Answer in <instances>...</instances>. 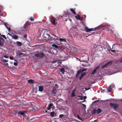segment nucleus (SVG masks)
<instances>
[{
    "mask_svg": "<svg viewBox=\"0 0 122 122\" xmlns=\"http://www.w3.org/2000/svg\"><path fill=\"white\" fill-rule=\"evenodd\" d=\"M87 70V69L85 68H84L80 70L77 72L76 76V77H78L79 76L80 73H81V74L79 77V79L80 80H81L86 74V72H84L83 73H82L83 72L86 71Z\"/></svg>",
    "mask_w": 122,
    "mask_h": 122,
    "instance_id": "f257e3e1",
    "label": "nucleus"
},
{
    "mask_svg": "<svg viewBox=\"0 0 122 122\" xmlns=\"http://www.w3.org/2000/svg\"><path fill=\"white\" fill-rule=\"evenodd\" d=\"M110 106L115 110L119 109L121 108V105L119 103H110Z\"/></svg>",
    "mask_w": 122,
    "mask_h": 122,
    "instance_id": "f03ea898",
    "label": "nucleus"
},
{
    "mask_svg": "<svg viewBox=\"0 0 122 122\" xmlns=\"http://www.w3.org/2000/svg\"><path fill=\"white\" fill-rule=\"evenodd\" d=\"M34 57L35 56L37 58H41L45 56L44 53L42 52L37 51L34 55Z\"/></svg>",
    "mask_w": 122,
    "mask_h": 122,
    "instance_id": "7ed1b4c3",
    "label": "nucleus"
},
{
    "mask_svg": "<svg viewBox=\"0 0 122 122\" xmlns=\"http://www.w3.org/2000/svg\"><path fill=\"white\" fill-rule=\"evenodd\" d=\"M51 22L52 24L56 25L57 23V20L54 17H52L51 19Z\"/></svg>",
    "mask_w": 122,
    "mask_h": 122,
    "instance_id": "20e7f679",
    "label": "nucleus"
},
{
    "mask_svg": "<svg viewBox=\"0 0 122 122\" xmlns=\"http://www.w3.org/2000/svg\"><path fill=\"white\" fill-rule=\"evenodd\" d=\"M16 55L17 56H20V57L24 56V54L22 53L21 51H18L16 52Z\"/></svg>",
    "mask_w": 122,
    "mask_h": 122,
    "instance_id": "39448f33",
    "label": "nucleus"
},
{
    "mask_svg": "<svg viewBox=\"0 0 122 122\" xmlns=\"http://www.w3.org/2000/svg\"><path fill=\"white\" fill-rule=\"evenodd\" d=\"M85 30L87 32L91 31H95V28H92L89 29L87 27H86L85 28Z\"/></svg>",
    "mask_w": 122,
    "mask_h": 122,
    "instance_id": "423d86ee",
    "label": "nucleus"
},
{
    "mask_svg": "<svg viewBox=\"0 0 122 122\" xmlns=\"http://www.w3.org/2000/svg\"><path fill=\"white\" fill-rule=\"evenodd\" d=\"M24 28L25 30H28L30 27V25L28 23H25L24 26Z\"/></svg>",
    "mask_w": 122,
    "mask_h": 122,
    "instance_id": "0eeeda50",
    "label": "nucleus"
},
{
    "mask_svg": "<svg viewBox=\"0 0 122 122\" xmlns=\"http://www.w3.org/2000/svg\"><path fill=\"white\" fill-rule=\"evenodd\" d=\"M112 62L111 61H109L107 63H106L102 67V68L103 69L104 68H105L107 66H108V65H111L112 64Z\"/></svg>",
    "mask_w": 122,
    "mask_h": 122,
    "instance_id": "6e6552de",
    "label": "nucleus"
},
{
    "mask_svg": "<svg viewBox=\"0 0 122 122\" xmlns=\"http://www.w3.org/2000/svg\"><path fill=\"white\" fill-rule=\"evenodd\" d=\"M8 34L10 36H12V38H13L15 39H17L18 38V36L15 35V34L13 35H11L9 33H8Z\"/></svg>",
    "mask_w": 122,
    "mask_h": 122,
    "instance_id": "1a4fd4ad",
    "label": "nucleus"
},
{
    "mask_svg": "<svg viewBox=\"0 0 122 122\" xmlns=\"http://www.w3.org/2000/svg\"><path fill=\"white\" fill-rule=\"evenodd\" d=\"M99 68V66H98L97 67H96L95 69H94V70L91 73V74H93Z\"/></svg>",
    "mask_w": 122,
    "mask_h": 122,
    "instance_id": "9d476101",
    "label": "nucleus"
},
{
    "mask_svg": "<svg viewBox=\"0 0 122 122\" xmlns=\"http://www.w3.org/2000/svg\"><path fill=\"white\" fill-rule=\"evenodd\" d=\"M75 89H74L73 90L71 93V97H75L76 96V95L75 93Z\"/></svg>",
    "mask_w": 122,
    "mask_h": 122,
    "instance_id": "9b49d317",
    "label": "nucleus"
},
{
    "mask_svg": "<svg viewBox=\"0 0 122 122\" xmlns=\"http://www.w3.org/2000/svg\"><path fill=\"white\" fill-rule=\"evenodd\" d=\"M56 89L55 88H53L51 91V92L54 95H55L56 94Z\"/></svg>",
    "mask_w": 122,
    "mask_h": 122,
    "instance_id": "f8f14e48",
    "label": "nucleus"
},
{
    "mask_svg": "<svg viewBox=\"0 0 122 122\" xmlns=\"http://www.w3.org/2000/svg\"><path fill=\"white\" fill-rule=\"evenodd\" d=\"M53 35L54 36V37H52V38H53V40H54V42L55 41V40H59V39H58V36H55L54 35Z\"/></svg>",
    "mask_w": 122,
    "mask_h": 122,
    "instance_id": "ddd939ff",
    "label": "nucleus"
},
{
    "mask_svg": "<svg viewBox=\"0 0 122 122\" xmlns=\"http://www.w3.org/2000/svg\"><path fill=\"white\" fill-rule=\"evenodd\" d=\"M75 9H74L73 8H71L70 9V10L74 14V15H76V13L75 12Z\"/></svg>",
    "mask_w": 122,
    "mask_h": 122,
    "instance_id": "4468645a",
    "label": "nucleus"
},
{
    "mask_svg": "<svg viewBox=\"0 0 122 122\" xmlns=\"http://www.w3.org/2000/svg\"><path fill=\"white\" fill-rule=\"evenodd\" d=\"M53 104H52L51 103H50L47 108V109L48 110H50V108L53 105Z\"/></svg>",
    "mask_w": 122,
    "mask_h": 122,
    "instance_id": "2eb2a0df",
    "label": "nucleus"
},
{
    "mask_svg": "<svg viewBox=\"0 0 122 122\" xmlns=\"http://www.w3.org/2000/svg\"><path fill=\"white\" fill-rule=\"evenodd\" d=\"M39 91L41 92H42L43 90V86H39Z\"/></svg>",
    "mask_w": 122,
    "mask_h": 122,
    "instance_id": "dca6fc26",
    "label": "nucleus"
},
{
    "mask_svg": "<svg viewBox=\"0 0 122 122\" xmlns=\"http://www.w3.org/2000/svg\"><path fill=\"white\" fill-rule=\"evenodd\" d=\"M65 71V69L63 68H61L60 69V71L63 74L64 73Z\"/></svg>",
    "mask_w": 122,
    "mask_h": 122,
    "instance_id": "f3484780",
    "label": "nucleus"
},
{
    "mask_svg": "<svg viewBox=\"0 0 122 122\" xmlns=\"http://www.w3.org/2000/svg\"><path fill=\"white\" fill-rule=\"evenodd\" d=\"M24 120H26L28 121H29L30 120V118H29L28 116H24Z\"/></svg>",
    "mask_w": 122,
    "mask_h": 122,
    "instance_id": "a211bd4d",
    "label": "nucleus"
},
{
    "mask_svg": "<svg viewBox=\"0 0 122 122\" xmlns=\"http://www.w3.org/2000/svg\"><path fill=\"white\" fill-rule=\"evenodd\" d=\"M59 40L60 41L66 42V39L65 38H59Z\"/></svg>",
    "mask_w": 122,
    "mask_h": 122,
    "instance_id": "6ab92c4d",
    "label": "nucleus"
},
{
    "mask_svg": "<svg viewBox=\"0 0 122 122\" xmlns=\"http://www.w3.org/2000/svg\"><path fill=\"white\" fill-rule=\"evenodd\" d=\"M75 17L78 20H81V17L79 15H77L76 16H75Z\"/></svg>",
    "mask_w": 122,
    "mask_h": 122,
    "instance_id": "aec40b11",
    "label": "nucleus"
},
{
    "mask_svg": "<svg viewBox=\"0 0 122 122\" xmlns=\"http://www.w3.org/2000/svg\"><path fill=\"white\" fill-rule=\"evenodd\" d=\"M102 112V110L100 108H98L97 110V113L99 114Z\"/></svg>",
    "mask_w": 122,
    "mask_h": 122,
    "instance_id": "412c9836",
    "label": "nucleus"
},
{
    "mask_svg": "<svg viewBox=\"0 0 122 122\" xmlns=\"http://www.w3.org/2000/svg\"><path fill=\"white\" fill-rule=\"evenodd\" d=\"M111 87V85H110V87H108L107 89V91L108 92H110L112 91V89Z\"/></svg>",
    "mask_w": 122,
    "mask_h": 122,
    "instance_id": "4be33fe9",
    "label": "nucleus"
},
{
    "mask_svg": "<svg viewBox=\"0 0 122 122\" xmlns=\"http://www.w3.org/2000/svg\"><path fill=\"white\" fill-rule=\"evenodd\" d=\"M55 115V113L54 112H50V115L52 117L54 116V115Z\"/></svg>",
    "mask_w": 122,
    "mask_h": 122,
    "instance_id": "5701e85b",
    "label": "nucleus"
},
{
    "mask_svg": "<svg viewBox=\"0 0 122 122\" xmlns=\"http://www.w3.org/2000/svg\"><path fill=\"white\" fill-rule=\"evenodd\" d=\"M77 97H79L77 98L78 100H83V97L82 96H80V95H78L77 96Z\"/></svg>",
    "mask_w": 122,
    "mask_h": 122,
    "instance_id": "b1692460",
    "label": "nucleus"
},
{
    "mask_svg": "<svg viewBox=\"0 0 122 122\" xmlns=\"http://www.w3.org/2000/svg\"><path fill=\"white\" fill-rule=\"evenodd\" d=\"M46 38H46L47 39L50 40L51 39L52 40V39H51V38L50 36V35L49 34H46Z\"/></svg>",
    "mask_w": 122,
    "mask_h": 122,
    "instance_id": "393cba45",
    "label": "nucleus"
},
{
    "mask_svg": "<svg viewBox=\"0 0 122 122\" xmlns=\"http://www.w3.org/2000/svg\"><path fill=\"white\" fill-rule=\"evenodd\" d=\"M3 39L0 36V45H2L3 43L2 41Z\"/></svg>",
    "mask_w": 122,
    "mask_h": 122,
    "instance_id": "a878e982",
    "label": "nucleus"
},
{
    "mask_svg": "<svg viewBox=\"0 0 122 122\" xmlns=\"http://www.w3.org/2000/svg\"><path fill=\"white\" fill-rule=\"evenodd\" d=\"M70 15L69 12H66L63 15L64 16L67 17L68 16H69Z\"/></svg>",
    "mask_w": 122,
    "mask_h": 122,
    "instance_id": "bb28decb",
    "label": "nucleus"
},
{
    "mask_svg": "<svg viewBox=\"0 0 122 122\" xmlns=\"http://www.w3.org/2000/svg\"><path fill=\"white\" fill-rule=\"evenodd\" d=\"M52 46L53 47H55V48L56 49H58V46L55 44H52Z\"/></svg>",
    "mask_w": 122,
    "mask_h": 122,
    "instance_id": "cd10ccee",
    "label": "nucleus"
},
{
    "mask_svg": "<svg viewBox=\"0 0 122 122\" xmlns=\"http://www.w3.org/2000/svg\"><path fill=\"white\" fill-rule=\"evenodd\" d=\"M28 82L29 83H33L34 82V81L32 79H30L28 80Z\"/></svg>",
    "mask_w": 122,
    "mask_h": 122,
    "instance_id": "c85d7f7f",
    "label": "nucleus"
},
{
    "mask_svg": "<svg viewBox=\"0 0 122 122\" xmlns=\"http://www.w3.org/2000/svg\"><path fill=\"white\" fill-rule=\"evenodd\" d=\"M97 112V110L96 109H94L92 111V114H95Z\"/></svg>",
    "mask_w": 122,
    "mask_h": 122,
    "instance_id": "c756f323",
    "label": "nucleus"
},
{
    "mask_svg": "<svg viewBox=\"0 0 122 122\" xmlns=\"http://www.w3.org/2000/svg\"><path fill=\"white\" fill-rule=\"evenodd\" d=\"M16 43L17 45L20 46H21L22 45V43L20 41H17L16 42Z\"/></svg>",
    "mask_w": 122,
    "mask_h": 122,
    "instance_id": "7c9ffc66",
    "label": "nucleus"
},
{
    "mask_svg": "<svg viewBox=\"0 0 122 122\" xmlns=\"http://www.w3.org/2000/svg\"><path fill=\"white\" fill-rule=\"evenodd\" d=\"M18 114H20L21 115H24V113L23 112H18Z\"/></svg>",
    "mask_w": 122,
    "mask_h": 122,
    "instance_id": "2f4dec72",
    "label": "nucleus"
},
{
    "mask_svg": "<svg viewBox=\"0 0 122 122\" xmlns=\"http://www.w3.org/2000/svg\"><path fill=\"white\" fill-rule=\"evenodd\" d=\"M77 118H78L79 120H81L82 121V119L79 116V115H77Z\"/></svg>",
    "mask_w": 122,
    "mask_h": 122,
    "instance_id": "473e14b6",
    "label": "nucleus"
},
{
    "mask_svg": "<svg viewBox=\"0 0 122 122\" xmlns=\"http://www.w3.org/2000/svg\"><path fill=\"white\" fill-rule=\"evenodd\" d=\"M5 26L6 27V28L8 29V30L9 31H10V28L9 27H7V26L6 25H5Z\"/></svg>",
    "mask_w": 122,
    "mask_h": 122,
    "instance_id": "72a5a7b5",
    "label": "nucleus"
},
{
    "mask_svg": "<svg viewBox=\"0 0 122 122\" xmlns=\"http://www.w3.org/2000/svg\"><path fill=\"white\" fill-rule=\"evenodd\" d=\"M2 61H3V62H7L8 61V60H2Z\"/></svg>",
    "mask_w": 122,
    "mask_h": 122,
    "instance_id": "f704fd0d",
    "label": "nucleus"
},
{
    "mask_svg": "<svg viewBox=\"0 0 122 122\" xmlns=\"http://www.w3.org/2000/svg\"><path fill=\"white\" fill-rule=\"evenodd\" d=\"M30 19L31 21H33L34 20V18L32 17H30Z\"/></svg>",
    "mask_w": 122,
    "mask_h": 122,
    "instance_id": "c9c22d12",
    "label": "nucleus"
},
{
    "mask_svg": "<svg viewBox=\"0 0 122 122\" xmlns=\"http://www.w3.org/2000/svg\"><path fill=\"white\" fill-rule=\"evenodd\" d=\"M1 36L2 37L4 38L5 39H6V37L4 35H1Z\"/></svg>",
    "mask_w": 122,
    "mask_h": 122,
    "instance_id": "e433bc0d",
    "label": "nucleus"
},
{
    "mask_svg": "<svg viewBox=\"0 0 122 122\" xmlns=\"http://www.w3.org/2000/svg\"><path fill=\"white\" fill-rule=\"evenodd\" d=\"M64 115L63 114H60L59 115V117H62L63 116H64Z\"/></svg>",
    "mask_w": 122,
    "mask_h": 122,
    "instance_id": "4c0bfd02",
    "label": "nucleus"
},
{
    "mask_svg": "<svg viewBox=\"0 0 122 122\" xmlns=\"http://www.w3.org/2000/svg\"><path fill=\"white\" fill-rule=\"evenodd\" d=\"M27 35L26 34L25 35L23 36V37L25 38H26L27 37Z\"/></svg>",
    "mask_w": 122,
    "mask_h": 122,
    "instance_id": "58836bf2",
    "label": "nucleus"
},
{
    "mask_svg": "<svg viewBox=\"0 0 122 122\" xmlns=\"http://www.w3.org/2000/svg\"><path fill=\"white\" fill-rule=\"evenodd\" d=\"M9 58L11 60L14 59V58L13 56H10L9 57Z\"/></svg>",
    "mask_w": 122,
    "mask_h": 122,
    "instance_id": "ea45409f",
    "label": "nucleus"
},
{
    "mask_svg": "<svg viewBox=\"0 0 122 122\" xmlns=\"http://www.w3.org/2000/svg\"><path fill=\"white\" fill-rule=\"evenodd\" d=\"M14 64L15 66H17V63L16 62H14Z\"/></svg>",
    "mask_w": 122,
    "mask_h": 122,
    "instance_id": "a19ab883",
    "label": "nucleus"
},
{
    "mask_svg": "<svg viewBox=\"0 0 122 122\" xmlns=\"http://www.w3.org/2000/svg\"><path fill=\"white\" fill-rule=\"evenodd\" d=\"M111 87L112 88L114 87H115V85H111Z\"/></svg>",
    "mask_w": 122,
    "mask_h": 122,
    "instance_id": "79ce46f5",
    "label": "nucleus"
},
{
    "mask_svg": "<svg viewBox=\"0 0 122 122\" xmlns=\"http://www.w3.org/2000/svg\"><path fill=\"white\" fill-rule=\"evenodd\" d=\"M84 19L83 17H81V20H83Z\"/></svg>",
    "mask_w": 122,
    "mask_h": 122,
    "instance_id": "37998d69",
    "label": "nucleus"
},
{
    "mask_svg": "<svg viewBox=\"0 0 122 122\" xmlns=\"http://www.w3.org/2000/svg\"><path fill=\"white\" fill-rule=\"evenodd\" d=\"M4 57L6 58H8V56H4Z\"/></svg>",
    "mask_w": 122,
    "mask_h": 122,
    "instance_id": "c03bdc74",
    "label": "nucleus"
},
{
    "mask_svg": "<svg viewBox=\"0 0 122 122\" xmlns=\"http://www.w3.org/2000/svg\"><path fill=\"white\" fill-rule=\"evenodd\" d=\"M63 16H59V17H58V20L59 19H60V17H63Z\"/></svg>",
    "mask_w": 122,
    "mask_h": 122,
    "instance_id": "a18cd8bd",
    "label": "nucleus"
},
{
    "mask_svg": "<svg viewBox=\"0 0 122 122\" xmlns=\"http://www.w3.org/2000/svg\"><path fill=\"white\" fill-rule=\"evenodd\" d=\"M110 51L113 52H114L115 51L114 50H110Z\"/></svg>",
    "mask_w": 122,
    "mask_h": 122,
    "instance_id": "49530a36",
    "label": "nucleus"
},
{
    "mask_svg": "<svg viewBox=\"0 0 122 122\" xmlns=\"http://www.w3.org/2000/svg\"><path fill=\"white\" fill-rule=\"evenodd\" d=\"M81 104L83 105V107H86V106L84 104L81 103Z\"/></svg>",
    "mask_w": 122,
    "mask_h": 122,
    "instance_id": "de8ad7c7",
    "label": "nucleus"
},
{
    "mask_svg": "<svg viewBox=\"0 0 122 122\" xmlns=\"http://www.w3.org/2000/svg\"><path fill=\"white\" fill-rule=\"evenodd\" d=\"M65 104H67L68 102V100H66L65 101Z\"/></svg>",
    "mask_w": 122,
    "mask_h": 122,
    "instance_id": "09e8293b",
    "label": "nucleus"
},
{
    "mask_svg": "<svg viewBox=\"0 0 122 122\" xmlns=\"http://www.w3.org/2000/svg\"><path fill=\"white\" fill-rule=\"evenodd\" d=\"M83 97L85 99H86V96H84Z\"/></svg>",
    "mask_w": 122,
    "mask_h": 122,
    "instance_id": "8fccbe9b",
    "label": "nucleus"
},
{
    "mask_svg": "<svg viewBox=\"0 0 122 122\" xmlns=\"http://www.w3.org/2000/svg\"><path fill=\"white\" fill-rule=\"evenodd\" d=\"M85 100H84L83 101H81V102H85Z\"/></svg>",
    "mask_w": 122,
    "mask_h": 122,
    "instance_id": "3c124183",
    "label": "nucleus"
},
{
    "mask_svg": "<svg viewBox=\"0 0 122 122\" xmlns=\"http://www.w3.org/2000/svg\"><path fill=\"white\" fill-rule=\"evenodd\" d=\"M5 64L6 65H8V63H6Z\"/></svg>",
    "mask_w": 122,
    "mask_h": 122,
    "instance_id": "603ef678",
    "label": "nucleus"
},
{
    "mask_svg": "<svg viewBox=\"0 0 122 122\" xmlns=\"http://www.w3.org/2000/svg\"><path fill=\"white\" fill-rule=\"evenodd\" d=\"M120 62H122V59L120 61Z\"/></svg>",
    "mask_w": 122,
    "mask_h": 122,
    "instance_id": "864d4df0",
    "label": "nucleus"
},
{
    "mask_svg": "<svg viewBox=\"0 0 122 122\" xmlns=\"http://www.w3.org/2000/svg\"><path fill=\"white\" fill-rule=\"evenodd\" d=\"M67 19H66V20L65 19V20L66 21H67Z\"/></svg>",
    "mask_w": 122,
    "mask_h": 122,
    "instance_id": "5fc2aeb1",
    "label": "nucleus"
},
{
    "mask_svg": "<svg viewBox=\"0 0 122 122\" xmlns=\"http://www.w3.org/2000/svg\"><path fill=\"white\" fill-rule=\"evenodd\" d=\"M1 35V34L0 33V35Z\"/></svg>",
    "mask_w": 122,
    "mask_h": 122,
    "instance_id": "6e6d98bb",
    "label": "nucleus"
},
{
    "mask_svg": "<svg viewBox=\"0 0 122 122\" xmlns=\"http://www.w3.org/2000/svg\"><path fill=\"white\" fill-rule=\"evenodd\" d=\"M121 101H122V99H121Z\"/></svg>",
    "mask_w": 122,
    "mask_h": 122,
    "instance_id": "4d7b16f0",
    "label": "nucleus"
}]
</instances>
